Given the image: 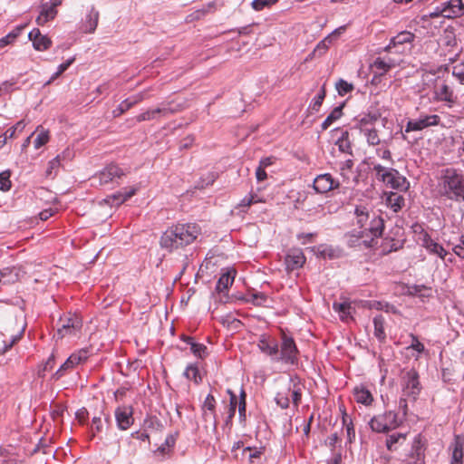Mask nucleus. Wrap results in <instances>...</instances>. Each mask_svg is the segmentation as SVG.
<instances>
[{
    "label": "nucleus",
    "mask_w": 464,
    "mask_h": 464,
    "mask_svg": "<svg viewBox=\"0 0 464 464\" xmlns=\"http://www.w3.org/2000/svg\"><path fill=\"white\" fill-rule=\"evenodd\" d=\"M259 349L266 354L271 356L273 359L278 355V343L276 341H269L268 339L263 338L258 343Z\"/></svg>",
    "instance_id": "obj_26"
},
{
    "label": "nucleus",
    "mask_w": 464,
    "mask_h": 464,
    "mask_svg": "<svg viewBox=\"0 0 464 464\" xmlns=\"http://www.w3.org/2000/svg\"><path fill=\"white\" fill-rule=\"evenodd\" d=\"M395 65L396 63L392 58L386 60L381 57L376 58L372 63V67L379 71L381 75L389 72Z\"/></svg>",
    "instance_id": "obj_28"
},
{
    "label": "nucleus",
    "mask_w": 464,
    "mask_h": 464,
    "mask_svg": "<svg viewBox=\"0 0 464 464\" xmlns=\"http://www.w3.org/2000/svg\"><path fill=\"white\" fill-rule=\"evenodd\" d=\"M313 187L317 193L324 194L340 187L338 179L330 173L317 175L314 179Z\"/></svg>",
    "instance_id": "obj_11"
},
{
    "label": "nucleus",
    "mask_w": 464,
    "mask_h": 464,
    "mask_svg": "<svg viewBox=\"0 0 464 464\" xmlns=\"http://www.w3.org/2000/svg\"><path fill=\"white\" fill-rule=\"evenodd\" d=\"M136 102H137V99H135V98H128V99H126L125 101L121 102V104L118 107V110L120 111V113H122V112L128 111Z\"/></svg>",
    "instance_id": "obj_57"
},
{
    "label": "nucleus",
    "mask_w": 464,
    "mask_h": 464,
    "mask_svg": "<svg viewBox=\"0 0 464 464\" xmlns=\"http://www.w3.org/2000/svg\"><path fill=\"white\" fill-rule=\"evenodd\" d=\"M460 243L453 247V252L460 258H464V236L459 239Z\"/></svg>",
    "instance_id": "obj_63"
},
{
    "label": "nucleus",
    "mask_w": 464,
    "mask_h": 464,
    "mask_svg": "<svg viewBox=\"0 0 464 464\" xmlns=\"http://www.w3.org/2000/svg\"><path fill=\"white\" fill-rule=\"evenodd\" d=\"M267 295L264 293H253L250 295V301L255 305H266Z\"/></svg>",
    "instance_id": "obj_47"
},
{
    "label": "nucleus",
    "mask_w": 464,
    "mask_h": 464,
    "mask_svg": "<svg viewBox=\"0 0 464 464\" xmlns=\"http://www.w3.org/2000/svg\"><path fill=\"white\" fill-rule=\"evenodd\" d=\"M343 424L345 426L348 440H349V442H352L355 439V431H354L353 425L352 421L347 423L345 418H343Z\"/></svg>",
    "instance_id": "obj_59"
},
{
    "label": "nucleus",
    "mask_w": 464,
    "mask_h": 464,
    "mask_svg": "<svg viewBox=\"0 0 464 464\" xmlns=\"http://www.w3.org/2000/svg\"><path fill=\"white\" fill-rule=\"evenodd\" d=\"M401 385L403 396L416 400L421 390L417 371L414 369L402 370L401 373Z\"/></svg>",
    "instance_id": "obj_6"
},
{
    "label": "nucleus",
    "mask_w": 464,
    "mask_h": 464,
    "mask_svg": "<svg viewBox=\"0 0 464 464\" xmlns=\"http://www.w3.org/2000/svg\"><path fill=\"white\" fill-rule=\"evenodd\" d=\"M355 215L357 217V223L360 225L362 230L358 232V235H351V245H357V243L364 237V234L366 233V227L368 226V221L372 216L364 207H357L355 208Z\"/></svg>",
    "instance_id": "obj_13"
},
{
    "label": "nucleus",
    "mask_w": 464,
    "mask_h": 464,
    "mask_svg": "<svg viewBox=\"0 0 464 464\" xmlns=\"http://www.w3.org/2000/svg\"><path fill=\"white\" fill-rule=\"evenodd\" d=\"M343 115V106L335 107L331 113L326 117V119L323 121L321 127L322 129L327 130L335 121L341 118Z\"/></svg>",
    "instance_id": "obj_34"
},
{
    "label": "nucleus",
    "mask_w": 464,
    "mask_h": 464,
    "mask_svg": "<svg viewBox=\"0 0 464 464\" xmlns=\"http://www.w3.org/2000/svg\"><path fill=\"white\" fill-rule=\"evenodd\" d=\"M88 351L87 350H80L77 353L71 354L68 357L69 362L73 364V367L76 365L84 362L88 359Z\"/></svg>",
    "instance_id": "obj_38"
},
{
    "label": "nucleus",
    "mask_w": 464,
    "mask_h": 464,
    "mask_svg": "<svg viewBox=\"0 0 464 464\" xmlns=\"http://www.w3.org/2000/svg\"><path fill=\"white\" fill-rule=\"evenodd\" d=\"M406 440V434L404 433H392L386 439V447L389 450H396L397 444H401Z\"/></svg>",
    "instance_id": "obj_33"
},
{
    "label": "nucleus",
    "mask_w": 464,
    "mask_h": 464,
    "mask_svg": "<svg viewBox=\"0 0 464 464\" xmlns=\"http://www.w3.org/2000/svg\"><path fill=\"white\" fill-rule=\"evenodd\" d=\"M11 173L9 170H5L0 173V190L7 191L11 188L10 180Z\"/></svg>",
    "instance_id": "obj_44"
},
{
    "label": "nucleus",
    "mask_w": 464,
    "mask_h": 464,
    "mask_svg": "<svg viewBox=\"0 0 464 464\" xmlns=\"http://www.w3.org/2000/svg\"><path fill=\"white\" fill-rule=\"evenodd\" d=\"M26 123L24 120L18 121L15 125L12 126L6 130V135L8 138L12 139L16 136V132H21L25 128Z\"/></svg>",
    "instance_id": "obj_46"
},
{
    "label": "nucleus",
    "mask_w": 464,
    "mask_h": 464,
    "mask_svg": "<svg viewBox=\"0 0 464 464\" xmlns=\"http://www.w3.org/2000/svg\"><path fill=\"white\" fill-rule=\"evenodd\" d=\"M276 401L278 406H280L282 409H286L289 407L290 402V397L289 394L286 392H280L276 396Z\"/></svg>",
    "instance_id": "obj_45"
},
{
    "label": "nucleus",
    "mask_w": 464,
    "mask_h": 464,
    "mask_svg": "<svg viewBox=\"0 0 464 464\" xmlns=\"http://www.w3.org/2000/svg\"><path fill=\"white\" fill-rule=\"evenodd\" d=\"M324 97H325V89H324V85L321 88L318 94L313 99V101L310 104V109L313 111H318L319 108L321 107V105L324 102Z\"/></svg>",
    "instance_id": "obj_41"
},
{
    "label": "nucleus",
    "mask_w": 464,
    "mask_h": 464,
    "mask_svg": "<svg viewBox=\"0 0 464 464\" xmlns=\"http://www.w3.org/2000/svg\"><path fill=\"white\" fill-rule=\"evenodd\" d=\"M244 451H250V454L248 456L249 461L251 463L254 462V459L260 458L263 451L261 449H252L251 447H246L244 449Z\"/></svg>",
    "instance_id": "obj_62"
},
{
    "label": "nucleus",
    "mask_w": 464,
    "mask_h": 464,
    "mask_svg": "<svg viewBox=\"0 0 464 464\" xmlns=\"http://www.w3.org/2000/svg\"><path fill=\"white\" fill-rule=\"evenodd\" d=\"M353 167V160H346L341 163V166H340L341 176L344 179H349L348 174L352 170Z\"/></svg>",
    "instance_id": "obj_50"
},
{
    "label": "nucleus",
    "mask_w": 464,
    "mask_h": 464,
    "mask_svg": "<svg viewBox=\"0 0 464 464\" xmlns=\"http://www.w3.org/2000/svg\"><path fill=\"white\" fill-rule=\"evenodd\" d=\"M25 26L26 24L19 25L14 30L10 32L7 35L2 37L0 39V48H3L11 44L21 34V32L24 29Z\"/></svg>",
    "instance_id": "obj_37"
},
{
    "label": "nucleus",
    "mask_w": 464,
    "mask_h": 464,
    "mask_svg": "<svg viewBox=\"0 0 464 464\" xmlns=\"http://www.w3.org/2000/svg\"><path fill=\"white\" fill-rule=\"evenodd\" d=\"M298 353L299 351L293 337L283 332L281 335L280 353L278 352V355L274 358V361L295 364L297 362Z\"/></svg>",
    "instance_id": "obj_7"
},
{
    "label": "nucleus",
    "mask_w": 464,
    "mask_h": 464,
    "mask_svg": "<svg viewBox=\"0 0 464 464\" xmlns=\"http://www.w3.org/2000/svg\"><path fill=\"white\" fill-rule=\"evenodd\" d=\"M333 308L335 312L340 314L341 319L343 321L347 319L353 309L351 303L343 302V303H334Z\"/></svg>",
    "instance_id": "obj_35"
},
{
    "label": "nucleus",
    "mask_w": 464,
    "mask_h": 464,
    "mask_svg": "<svg viewBox=\"0 0 464 464\" xmlns=\"http://www.w3.org/2000/svg\"><path fill=\"white\" fill-rule=\"evenodd\" d=\"M452 74L458 79L459 83L464 85V64L456 65L453 67Z\"/></svg>",
    "instance_id": "obj_56"
},
{
    "label": "nucleus",
    "mask_w": 464,
    "mask_h": 464,
    "mask_svg": "<svg viewBox=\"0 0 464 464\" xmlns=\"http://www.w3.org/2000/svg\"><path fill=\"white\" fill-rule=\"evenodd\" d=\"M440 118L437 114L420 116L418 120H411L407 122L405 132L422 130L425 128L437 126Z\"/></svg>",
    "instance_id": "obj_12"
},
{
    "label": "nucleus",
    "mask_w": 464,
    "mask_h": 464,
    "mask_svg": "<svg viewBox=\"0 0 464 464\" xmlns=\"http://www.w3.org/2000/svg\"><path fill=\"white\" fill-rule=\"evenodd\" d=\"M190 350L194 355L199 358H203L207 353V347L202 343H197L195 342L190 345Z\"/></svg>",
    "instance_id": "obj_53"
},
{
    "label": "nucleus",
    "mask_w": 464,
    "mask_h": 464,
    "mask_svg": "<svg viewBox=\"0 0 464 464\" xmlns=\"http://www.w3.org/2000/svg\"><path fill=\"white\" fill-rule=\"evenodd\" d=\"M184 374L188 380H192L195 382H198V380H200V377L198 376V370L196 366L188 365L186 368Z\"/></svg>",
    "instance_id": "obj_51"
},
{
    "label": "nucleus",
    "mask_w": 464,
    "mask_h": 464,
    "mask_svg": "<svg viewBox=\"0 0 464 464\" xmlns=\"http://www.w3.org/2000/svg\"><path fill=\"white\" fill-rule=\"evenodd\" d=\"M176 442V438L169 434L166 437L164 442L158 447L155 450H153V455L159 458H164L166 455H169L171 449L174 447Z\"/></svg>",
    "instance_id": "obj_27"
},
{
    "label": "nucleus",
    "mask_w": 464,
    "mask_h": 464,
    "mask_svg": "<svg viewBox=\"0 0 464 464\" xmlns=\"http://www.w3.org/2000/svg\"><path fill=\"white\" fill-rule=\"evenodd\" d=\"M216 7V4L215 2H210L207 5L206 7L200 9V10H197L195 12V17L197 19H199L201 18L204 14H206L207 13L210 12L211 10L215 9Z\"/></svg>",
    "instance_id": "obj_61"
},
{
    "label": "nucleus",
    "mask_w": 464,
    "mask_h": 464,
    "mask_svg": "<svg viewBox=\"0 0 464 464\" xmlns=\"http://www.w3.org/2000/svg\"><path fill=\"white\" fill-rule=\"evenodd\" d=\"M41 8L40 14L36 18L38 25L45 24L50 20L54 19L57 14V10L53 8V5H50L49 3L43 4Z\"/></svg>",
    "instance_id": "obj_23"
},
{
    "label": "nucleus",
    "mask_w": 464,
    "mask_h": 464,
    "mask_svg": "<svg viewBox=\"0 0 464 464\" xmlns=\"http://www.w3.org/2000/svg\"><path fill=\"white\" fill-rule=\"evenodd\" d=\"M384 228V220L382 217L372 213L366 227V233L364 237L362 238L357 245H363L365 247L370 248L374 246L376 238L382 237Z\"/></svg>",
    "instance_id": "obj_5"
},
{
    "label": "nucleus",
    "mask_w": 464,
    "mask_h": 464,
    "mask_svg": "<svg viewBox=\"0 0 464 464\" xmlns=\"http://www.w3.org/2000/svg\"><path fill=\"white\" fill-rule=\"evenodd\" d=\"M372 170L375 172L376 179L386 186L401 191H406L409 188L408 180L397 169L374 164Z\"/></svg>",
    "instance_id": "obj_3"
},
{
    "label": "nucleus",
    "mask_w": 464,
    "mask_h": 464,
    "mask_svg": "<svg viewBox=\"0 0 464 464\" xmlns=\"http://www.w3.org/2000/svg\"><path fill=\"white\" fill-rule=\"evenodd\" d=\"M386 205L392 209L393 212H398L404 207L405 198L397 192H390L386 195Z\"/></svg>",
    "instance_id": "obj_24"
},
{
    "label": "nucleus",
    "mask_w": 464,
    "mask_h": 464,
    "mask_svg": "<svg viewBox=\"0 0 464 464\" xmlns=\"http://www.w3.org/2000/svg\"><path fill=\"white\" fill-rule=\"evenodd\" d=\"M374 335L380 341L385 339L384 318L382 315H377L373 318Z\"/></svg>",
    "instance_id": "obj_36"
},
{
    "label": "nucleus",
    "mask_w": 464,
    "mask_h": 464,
    "mask_svg": "<svg viewBox=\"0 0 464 464\" xmlns=\"http://www.w3.org/2000/svg\"><path fill=\"white\" fill-rule=\"evenodd\" d=\"M29 39L33 42V45L37 51H45L50 48L52 41L46 35H43L39 29H33L29 34Z\"/></svg>",
    "instance_id": "obj_18"
},
{
    "label": "nucleus",
    "mask_w": 464,
    "mask_h": 464,
    "mask_svg": "<svg viewBox=\"0 0 464 464\" xmlns=\"http://www.w3.org/2000/svg\"><path fill=\"white\" fill-rule=\"evenodd\" d=\"M199 227L196 224H179L167 229L160 237V246L173 251L193 243L198 237Z\"/></svg>",
    "instance_id": "obj_2"
},
{
    "label": "nucleus",
    "mask_w": 464,
    "mask_h": 464,
    "mask_svg": "<svg viewBox=\"0 0 464 464\" xmlns=\"http://www.w3.org/2000/svg\"><path fill=\"white\" fill-rule=\"evenodd\" d=\"M423 246L430 253L437 255L442 260L446 259L449 253L444 249V247L439 243L433 241L429 236H425L423 239Z\"/></svg>",
    "instance_id": "obj_21"
},
{
    "label": "nucleus",
    "mask_w": 464,
    "mask_h": 464,
    "mask_svg": "<svg viewBox=\"0 0 464 464\" xmlns=\"http://www.w3.org/2000/svg\"><path fill=\"white\" fill-rule=\"evenodd\" d=\"M25 272L19 266L5 267L0 270V283L10 285L19 281Z\"/></svg>",
    "instance_id": "obj_16"
},
{
    "label": "nucleus",
    "mask_w": 464,
    "mask_h": 464,
    "mask_svg": "<svg viewBox=\"0 0 464 464\" xmlns=\"http://www.w3.org/2000/svg\"><path fill=\"white\" fill-rule=\"evenodd\" d=\"M117 426L121 430H127L133 423L132 411L129 407H118L115 411Z\"/></svg>",
    "instance_id": "obj_17"
},
{
    "label": "nucleus",
    "mask_w": 464,
    "mask_h": 464,
    "mask_svg": "<svg viewBox=\"0 0 464 464\" xmlns=\"http://www.w3.org/2000/svg\"><path fill=\"white\" fill-rule=\"evenodd\" d=\"M412 342L411 343V345L409 346V348L411 349H413L415 350L416 352H418L419 353H421L424 352L425 350V347L424 345L419 341L418 337L414 334H411L410 335Z\"/></svg>",
    "instance_id": "obj_55"
},
{
    "label": "nucleus",
    "mask_w": 464,
    "mask_h": 464,
    "mask_svg": "<svg viewBox=\"0 0 464 464\" xmlns=\"http://www.w3.org/2000/svg\"><path fill=\"white\" fill-rule=\"evenodd\" d=\"M441 16L452 19L464 15V4L462 0H449L441 4Z\"/></svg>",
    "instance_id": "obj_14"
},
{
    "label": "nucleus",
    "mask_w": 464,
    "mask_h": 464,
    "mask_svg": "<svg viewBox=\"0 0 464 464\" xmlns=\"http://www.w3.org/2000/svg\"><path fill=\"white\" fill-rule=\"evenodd\" d=\"M121 169L114 164L106 166L102 170L92 178V184L107 185L120 179L122 175Z\"/></svg>",
    "instance_id": "obj_10"
},
{
    "label": "nucleus",
    "mask_w": 464,
    "mask_h": 464,
    "mask_svg": "<svg viewBox=\"0 0 464 464\" xmlns=\"http://www.w3.org/2000/svg\"><path fill=\"white\" fill-rule=\"evenodd\" d=\"M378 120L377 114H368L358 120V127L362 132V128H370Z\"/></svg>",
    "instance_id": "obj_40"
},
{
    "label": "nucleus",
    "mask_w": 464,
    "mask_h": 464,
    "mask_svg": "<svg viewBox=\"0 0 464 464\" xmlns=\"http://www.w3.org/2000/svg\"><path fill=\"white\" fill-rule=\"evenodd\" d=\"M234 271H227L219 277L216 286L218 292H224L232 285L234 282Z\"/></svg>",
    "instance_id": "obj_31"
},
{
    "label": "nucleus",
    "mask_w": 464,
    "mask_h": 464,
    "mask_svg": "<svg viewBox=\"0 0 464 464\" xmlns=\"http://www.w3.org/2000/svg\"><path fill=\"white\" fill-rule=\"evenodd\" d=\"M438 188L441 197L464 202V171L452 167L441 169Z\"/></svg>",
    "instance_id": "obj_1"
},
{
    "label": "nucleus",
    "mask_w": 464,
    "mask_h": 464,
    "mask_svg": "<svg viewBox=\"0 0 464 464\" xmlns=\"http://www.w3.org/2000/svg\"><path fill=\"white\" fill-rule=\"evenodd\" d=\"M136 193V189L133 188H123L122 190L109 196L105 201L111 206H120L129 198H130Z\"/></svg>",
    "instance_id": "obj_20"
},
{
    "label": "nucleus",
    "mask_w": 464,
    "mask_h": 464,
    "mask_svg": "<svg viewBox=\"0 0 464 464\" xmlns=\"http://www.w3.org/2000/svg\"><path fill=\"white\" fill-rule=\"evenodd\" d=\"M411 455L424 459V449L420 438H416L413 441Z\"/></svg>",
    "instance_id": "obj_54"
},
{
    "label": "nucleus",
    "mask_w": 464,
    "mask_h": 464,
    "mask_svg": "<svg viewBox=\"0 0 464 464\" xmlns=\"http://www.w3.org/2000/svg\"><path fill=\"white\" fill-rule=\"evenodd\" d=\"M349 133L348 131H344L342 134V137L338 139L336 141V145L339 150L343 152H349L351 150L350 141L348 140Z\"/></svg>",
    "instance_id": "obj_43"
},
{
    "label": "nucleus",
    "mask_w": 464,
    "mask_h": 464,
    "mask_svg": "<svg viewBox=\"0 0 464 464\" xmlns=\"http://www.w3.org/2000/svg\"><path fill=\"white\" fill-rule=\"evenodd\" d=\"M361 133L365 137L368 145L376 146L381 144V139L375 128H362Z\"/></svg>",
    "instance_id": "obj_32"
},
{
    "label": "nucleus",
    "mask_w": 464,
    "mask_h": 464,
    "mask_svg": "<svg viewBox=\"0 0 464 464\" xmlns=\"http://www.w3.org/2000/svg\"><path fill=\"white\" fill-rule=\"evenodd\" d=\"M353 396L358 403H362L366 406L370 405L373 401L371 392L362 385L356 386L353 389Z\"/></svg>",
    "instance_id": "obj_25"
},
{
    "label": "nucleus",
    "mask_w": 464,
    "mask_h": 464,
    "mask_svg": "<svg viewBox=\"0 0 464 464\" xmlns=\"http://www.w3.org/2000/svg\"><path fill=\"white\" fill-rule=\"evenodd\" d=\"M73 368V364L72 362H69V360L67 359L61 366L60 368L53 373V380H59L62 378L65 372Z\"/></svg>",
    "instance_id": "obj_48"
},
{
    "label": "nucleus",
    "mask_w": 464,
    "mask_h": 464,
    "mask_svg": "<svg viewBox=\"0 0 464 464\" xmlns=\"http://www.w3.org/2000/svg\"><path fill=\"white\" fill-rule=\"evenodd\" d=\"M376 154L382 160H389L392 163L393 162L392 153L388 149H377Z\"/></svg>",
    "instance_id": "obj_64"
},
{
    "label": "nucleus",
    "mask_w": 464,
    "mask_h": 464,
    "mask_svg": "<svg viewBox=\"0 0 464 464\" xmlns=\"http://www.w3.org/2000/svg\"><path fill=\"white\" fill-rule=\"evenodd\" d=\"M34 133L37 134L34 140V146L36 150L44 146L50 140L49 131L42 126H38Z\"/></svg>",
    "instance_id": "obj_30"
},
{
    "label": "nucleus",
    "mask_w": 464,
    "mask_h": 464,
    "mask_svg": "<svg viewBox=\"0 0 464 464\" xmlns=\"http://www.w3.org/2000/svg\"><path fill=\"white\" fill-rule=\"evenodd\" d=\"M335 88H336L339 95L343 96L353 90V85L352 83L347 82L346 81H344L343 79H340L336 82Z\"/></svg>",
    "instance_id": "obj_42"
},
{
    "label": "nucleus",
    "mask_w": 464,
    "mask_h": 464,
    "mask_svg": "<svg viewBox=\"0 0 464 464\" xmlns=\"http://www.w3.org/2000/svg\"><path fill=\"white\" fill-rule=\"evenodd\" d=\"M277 1L278 0H253L251 5L256 11H261L264 8L276 4Z\"/></svg>",
    "instance_id": "obj_49"
},
{
    "label": "nucleus",
    "mask_w": 464,
    "mask_h": 464,
    "mask_svg": "<svg viewBox=\"0 0 464 464\" xmlns=\"http://www.w3.org/2000/svg\"><path fill=\"white\" fill-rule=\"evenodd\" d=\"M287 392L289 397H291L292 401L295 407H297L301 401L302 391L298 384L294 383L293 386L287 389Z\"/></svg>",
    "instance_id": "obj_39"
},
{
    "label": "nucleus",
    "mask_w": 464,
    "mask_h": 464,
    "mask_svg": "<svg viewBox=\"0 0 464 464\" xmlns=\"http://www.w3.org/2000/svg\"><path fill=\"white\" fill-rule=\"evenodd\" d=\"M414 39V34L409 31H401L391 38L389 44L383 48V51L392 53L394 50L396 53L401 54L411 53Z\"/></svg>",
    "instance_id": "obj_4"
},
{
    "label": "nucleus",
    "mask_w": 464,
    "mask_h": 464,
    "mask_svg": "<svg viewBox=\"0 0 464 464\" xmlns=\"http://www.w3.org/2000/svg\"><path fill=\"white\" fill-rule=\"evenodd\" d=\"M238 413L240 418H245L246 416V393L244 391L240 393V400L238 402Z\"/></svg>",
    "instance_id": "obj_60"
},
{
    "label": "nucleus",
    "mask_w": 464,
    "mask_h": 464,
    "mask_svg": "<svg viewBox=\"0 0 464 464\" xmlns=\"http://www.w3.org/2000/svg\"><path fill=\"white\" fill-rule=\"evenodd\" d=\"M99 12L92 5L82 24V29L86 34H92L97 28Z\"/></svg>",
    "instance_id": "obj_19"
},
{
    "label": "nucleus",
    "mask_w": 464,
    "mask_h": 464,
    "mask_svg": "<svg viewBox=\"0 0 464 464\" xmlns=\"http://www.w3.org/2000/svg\"><path fill=\"white\" fill-rule=\"evenodd\" d=\"M216 406V400L213 395L208 394L203 403V409L208 410L211 412L214 411Z\"/></svg>",
    "instance_id": "obj_58"
},
{
    "label": "nucleus",
    "mask_w": 464,
    "mask_h": 464,
    "mask_svg": "<svg viewBox=\"0 0 464 464\" xmlns=\"http://www.w3.org/2000/svg\"><path fill=\"white\" fill-rule=\"evenodd\" d=\"M305 256L302 249H290L285 256V264L287 271H294L301 268L305 263Z\"/></svg>",
    "instance_id": "obj_15"
},
{
    "label": "nucleus",
    "mask_w": 464,
    "mask_h": 464,
    "mask_svg": "<svg viewBox=\"0 0 464 464\" xmlns=\"http://www.w3.org/2000/svg\"><path fill=\"white\" fill-rule=\"evenodd\" d=\"M82 326V319L76 314H69L61 317L57 329V336L58 338H63L67 334H75L76 332L81 330Z\"/></svg>",
    "instance_id": "obj_9"
},
{
    "label": "nucleus",
    "mask_w": 464,
    "mask_h": 464,
    "mask_svg": "<svg viewBox=\"0 0 464 464\" xmlns=\"http://www.w3.org/2000/svg\"><path fill=\"white\" fill-rule=\"evenodd\" d=\"M402 420L393 411H387L383 414L374 416L371 419L369 424L375 432H387L390 430L397 428Z\"/></svg>",
    "instance_id": "obj_8"
},
{
    "label": "nucleus",
    "mask_w": 464,
    "mask_h": 464,
    "mask_svg": "<svg viewBox=\"0 0 464 464\" xmlns=\"http://www.w3.org/2000/svg\"><path fill=\"white\" fill-rule=\"evenodd\" d=\"M464 441L457 436L450 449L452 450L450 464H462Z\"/></svg>",
    "instance_id": "obj_22"
},
{
    "label": "nucleus",
    "mask_w": 464,
    "mask_h": 464,
    "mask_svg": "<svg viewBox=\"0 0 464 464\" xmlns=\"http://www.w3.org/2000/svg\"><path fill=\"white\" fill-rule=\"evenodd\" d=\"M435 93L436 98L439 101H443L450 103H454L456 102V97L453 94V91L447 84H442L436 90Z\"/></svg>",
    "instance_id": "obj_29"
},
{
    "label": "nucleus",
    "mask_w": 464,
    "mask_h": 464,
    "mask_svg": "<svg viewBox=\"0 0 464 464\" xmlns=\"http://www.w3.org/2000/svg\"><path fill=\"white\" fill-rule=\"evenodd\" d=\"M169 111L171 112L172 110H170L169 108H167L166 106L158 107L156 109H151V110L147 111V118L150 119V118H155L158 115H166Z\"/></svg>",
    "instance_id": "obj_52"
}]
</instances>
